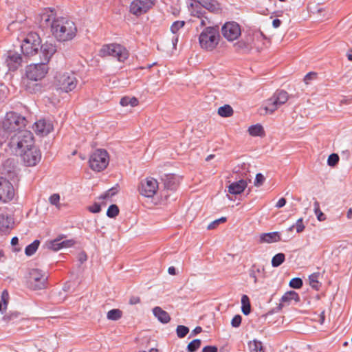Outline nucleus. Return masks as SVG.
<instances>
[{"label":"nucleus","mask_w":352,"mask_h":352,"mask_svg":"<svg viewBox=\"0 0 352 352\" xmlns=\"http://www.w3.org/2000/svg\"><path fill=\"white\" fill-rule=\"evenodd\" d=\"M339 161V156L336 153L331 154L327 160V164L330 166H334L338 164Z\"/></svg>","instance_id":"49530a36"},{"label":"nucleus","mask_w":352,"mask_h":352,"mask_svg":"<svg viewBox=\"0 0 352 352\" xmlns=\"http://www.w3.org/2000/svg\"><path fill=\"white\" fill-rule=\"evenodd\" d=\"M40 241L38 240H34L32 243L26 246L25 249V254L28 256L33 255L38 248Z\"/></svg>","instance_id":"473e14b6"},{"label":"nucleus","mask_w":352,"mask_h":352,"mask_svg":"<svg viewBox=\"0 0 352 352\" xmlns=\"http://www.w3.org/2000/svg\"><path fill=\"white\" fill-rule=\"evenodd\" d=\"M314 213L316 215L317 217V219L319 221H323L326 219V216L325 214L321 211V210H316L314 211Z\"/></svg>","instance_id":"4d7b16f0"},{"label":"nucleus","mask_w":352,"mask_h":352,"mask_svg":"<svg viewBox=\"0 0 352 352\" xmlns=\"http://www.w3.org/2000/svg\"><path fill=\"white\" fill-rule=\"evenodd\" d=\"M49 200L51 204L56 206L59 203L60 196L58 194H53L50 197Z\"/></svg>","instance_id":"5fc2aeb1"},{"label":"nucleus","mask_w":352,"mask_h":352,"mask_svg":"<svg viewBox=\"0 0 352 352\" xmlns=\"http://www.w3.org/2000/svg\"><path fill=\"white\" fill-rule=\"evenodd\" d=\"M41 38L38 34L31 32L28 34L20 45L21 52L25 56H32L38 52Z\"/></svg>","instance_id":"423d86ee"},{"label":"nucleus","mask_w":352,"mask_h":352,"mask_svg":"<svg viewBox=\"0 0 352 352\" xmlns=\"http://www.w3.org/2000/svg\"><path fill=\"white\" fill-rule=\"evenodd\" d=\"M285 260V255L283 253L275 254L272 259V265L274 267L280 266Z\"/></svg>","instance_id":"4c0bfd02"},{"label":"nucleus","mask_w":352,"mask_h":352,"mask_svg":"<svg viewBox=\"0 0 352 352\" xmlns=\"http://www.w3.org/2000/svg\"><path fill=\"white\" fill-rule=\"evenodd\" d=\"M60 244L61 246V249L68 248H71L72 246H73L75 244V241L74 239H67V240L63 241V239H62L60 241Z\"/></svg>","instance_id":"09e8293b"},{"label":"nucleus","mask_w":352,"mask_h":352,"mask_svg":"<svg viewBox=\"0 0 352 352\" xmlns=\"http://www.w3.org/2000/svg\"><path fill=\"white\" fill-rule=\"evenodd\" d=\"M156 0H133L129 6L131 14L139 16L146 13L155 5Z\"/></svg>","instance_id":"4468645a"},{"label":"nucleus","mask_w":352,"mask_h":352,"mask_svg":"<svg viewBox=\"0 0 352 352\" xmlns=\"http://www.w3.org/2000/svg\"><path fill=\"white\" fill-rule=\"evenodd\" d=\"M119 208L117 205L111 204L107 209V216L109 218H115L119 214Z\"/></svg>","instance_id":"ea45409f"},{"label":"nucleus","mask_w":352,"mask_h":352,"mask_svg":"<svg viewBox=\"0 0 352 352\" xmlns=\"http://www.w3.org/2000/svg\"><path fill=\"white\" fill-rule=\"evenodd\" d=\"M153 314L162 324H167L170 320V316L168 313L163 310L160 307H154L153 309Z\"/></svg>","instance_id":"a878e982"},{"label":"nucleus","mask_w":352,"mask_h":352,"mask_svg":"<svg viewBox=\"0 0 352 352\" xmlns=\"http://www.w3.org/2000/svg\"><path fill=\"white\" fill-rule=\"evenodd\" d=\"M242 317L240 315H236L233 317L231 321V324L233 327H239L241 323Z\"/></svg>","instance_id":"3c124183"},{"label":"nucleus","mask_w":352,"mask_h":352,"mask_svg":"<svg viewBox=\"0 0 352 352\" xmlns=\"http://www.w3.org/2000/svg\"><path fill=\"white\" fill-rule=\"evenodd\" d=\"M89 210L92 213H98L101 210V206L98 203H94L89 207Z\"/></svg>","instance_id":"6e6d98bb"},{"label":"nucleus","mask_w":352,"mask_h":352,"mask_svg":"<svg viewBox=\"0 0 352 352\" xmlns=\"http://www.w3.org/2000/svg\"><path fill=\"white\" fill-rule=\"evenodd\" d=\"M56 18L57 17H56V12H54V10L47 8L43 10L42 12L39 14L37 18V21L41 28H50L52 30V23H54V19Z\"/></svg>","instance_id":"a211bd4d"},{"label":"nucleus","mask_w":352,"mask_h":352,"mask_svg":"<svg viewBox=\"0 0 352 352\" xmlns=\"http://www.w3.org/2000/svg\"><path fill=\"white\" fill-rule=\"evenodd\" d=\"M25 166H34L41 160V153L34 145L18 153Z\"/></svg>","instance_id":"9b49d317"},{"label":"nucleus","mask_w":352,"mask_h":352,"mask_svg":"<svg viewBox=\"0 0 352 352\" xmlns=\"http://www.w3.org/2000/svg\"><path fill=\"white\" fill-rule=\"evenodd\" d=\"M109 162V156L104 149H97L89 160V167L95 171H102L107 168Z\"/></svg>","instance_id":"1a4fd4ad"},{"label":"nucleus","mask_w":352,"mask_h":352,"mask_svg":"<svg viewBox=\"0 0 352 352\" xmlns=\"http://www.w3.org/2000/svg\"><path fill=\"white\" fill-rule=\"evenodd\" d=\"M218 113L221 117H230L233 114V109L229 104H225L219 108Z\"/></svg>","instance_id":"c9c22d12"},{"label":"nucleus","mask_w":352,"mask_h":352,"mask_svg":"<svg viewBox=\"0 0 352 352\" xmlns=\"http://www.w3.org/2000/svg\"><path fill=\"white\" fill-rule=\"evenodd\" d=\"M122 312L118 309H113L107 312V318L108 320L116 321L121 318Z\"/></svg>","instance_id":"e433bc0d"},{"label":"nucleus","mask_w":352,"mask_h":352,"mask_svg":"<svg viewBox=\"0 0 352 352\" xmlns=\"http://www.w3.org/2000/svg\"><path fill=\"white\" fill-rule=\"evenodd\" d=\"M165 188L175 190L179 185L177 177L174 174H167L162 177Z\"/></svg>","instance_id":"412c9836"},{"label":"nucleus","mask_w":352,"mask_h":352,"mask_svg":"<svg viewBox=\"0 0 352 352\" xmlns=\"http://www.w3.org/2000/svg\"><path fill=\"white\" fill-rule=\"evenodd\" d=\"M286 199L283 197L280 198L277 203L276 204V207L277 208H283L286 204Z\"/></svg>","instance_id":"e2e57ef3"},{"label":"nucleus","mask_w":352,"mask_h":352,"mask_svg":"<svg viewBox=\"0 0 352 352\" xmlns=\"http://www.w3.org/2000/svg\"><path fill=\"white\" fill-rule=\"evenodd\" d=\"M296 228V232L298 233H300L302 232L304 229H305V226L303 224V219L302 218H300L298 219L296 223L294 225H292L289 228V230H292L294 228Z\"/></svg>","instance_id":"37998d69"},{"label":"nucleus","mask_w":352,"mask_h":352,"mask_svg":"<svg viewBox=\"0 0 352 352\" xmlns=\"http://www.w3.org/2000/svg\"><path fill=\"white\" fill-rule=\"evenodd\" d=\"M248 132L252 136H262L264 134V130L260 124L252 125L248 129Z\"/></svg>","instance_id":"2f4dec72"},{"label":"nucleus","mask_w":352,"mask_h":352,"mask_svg":"<svg viewBox=\"0 0 352 352\" xmlns=\"http://www.w3.org/2000/svg\"><path fill=\"white\" fill-rule=\"evenodd\" d=\"M48 276L39 269H31L28 274V285L33 290H40L47 287Z\"/></svg>","instance_id":"6e6552de"},{"label":"nucleus","mask_w":352,"mask_h":352,"mask_svg":"<svg viewBox=\"0 0 352 352\" xmlns=\"http://www.w3.org/2000/svg\"><path fill=\"white\" fill-rule=\"evenodd\" d=\"M197 3L204 8L211 12H219L221 10L219 3L216 0H197Z\"/></svg>","instance_id":"5701e85b"},{"label":"nucleus","mask_w":352,"mask_h":352,"mask_svg":"<svg viewBox=\"0 0 352 352\" xmlns=\"http://www.w3.org/2000/svg\"><path fill=\"white\" fill-rule=\"evenodd\" d=\"M223 37L228 41L236 40L241 34L239 24L235 21L226 22L221 28Z\"/></svg>","instance_id":"2eb2a0df"},{"label":"nucleus","mask_w":352,"mask_h":352,"mask_svg":"<svg viewBox=\"0 0 352 352\" xmlns=\"http://www.w3.org/2000/svg\"><path fill=\"white\" fill-rule=\"evenodd\" d=\"M280 241V234L278 232L263 233L259 236V243H272Z\"/></svg>","instance_id":"4be33fe9"},{"label":"nucleus","mask_w":352,"mask_h":352,"mask_svg":"<svg viewBox=\"0 0 352 352\" xmlns=\"http://www.w3.org/2000/svg\"><path fill=\"white\" fill-rule=\"evenodd\" d=\"M346 56L349 60L352 61V48L348 51Z\"/></svg>","instance_id":"774afa93"},{"label":"nucleus","mask_w":352,"mask_h":352,"mask_svg":"<svg viewBox=\"0 0 352 352\" xmlns=\"http://www.w3.org/2000/svg\"><path fill=\"white\" fill-rule=\"evenodd\" d=\"M48 71V67L45 63H39L36 64H31L26 67L25 76L26 79H23V83L25 88L30 93H36L41 90V85L33 82L31 85L30 82H27L26 80H31L36 82L43 78Z\"/></svg>","instance_id":"f03ea898"},{"label":"nucleus","mask_w":352,"mask_h":352,"mask_svg":"<svg viewBox=\"0 0 352 352\" xmlns=\"http://www.w3.org/2000/svg\"><path fill=\"white\" fill-rule=\"evenodd\" d=\"M78 259L80 264H82L87 259V256L85 252H81L78 254Z\"/></svg>","instance_id":"bf43d9fd"},{"label":"nucleus","mask_w":352,"mask_h":352,"mask_svg":"<svg viewBox=\"0 0 352 352\" xmlns=\"http://www.w3.org/2000/svg\"><path fill=\"white\" fill-rule=\"evenodd\" d=\"M138 103H139L138 100L135 97L130 98V97L125 96V97L122 98L120 101V104L122 107H126L129 105H130L131 107H135L138 104Z\"/></svg>","instance_id":"72a5a7b5"},{"label":"nucleus","mask_w":352,"mask_h":352,"mask_svg":"<svg viewBox=\"0 0 352 352\" xmlns=\"http://www.w3.org/2000/svg\"><path fill=\"white\" fill-rule=\"evenodd\" d=\"M189 332L188 327L184 325H178L176 329L177 336L179 338H184Z\"/></svg>","instance_id":"a19ab883"},{"label":"nucleus","mask_w":352,"mask_h":352,"mask_svg":"<svg viewBox=\"0 0 352 352\" xmlns=\"http://www.w3.org/2000/svg\"><path fill=\"white\" fill-rule=\"evenodd\" d=\"M23 57L15 50H8L5 54V63L10 71H16L23 63Z\"/></svg>","instance_id":"dca6fc26"},{"label":"nucleus","mask_w":352,"mask_h":352,"mask_svg":"<svg viewBox=\"0 0 352 352\" xmlns=\"http://www.w3.org/2000/svg\"><path fill=\"white\" fill-rule=\"evenodd\" d=\"M226 221V217H221L220 219H218L217 220H214L212 222H211L208 226H207V229L208 230H212L214 228H216V226L217 225H219L220 223H223V222H225Z\"/></svg>","instance_id":"8fccbe9b"},{"label":"nucleus","mask_w":352,"mask_h":352,"mask_svg":"<svg viewBox=\"0 0 352 352\" xmlns=\"http://www.w3.org/2000/svg\"><path fill=\"white\" fill-rule=\"evenodd\" d=\"M320 275L319 272H315L309 276L310 286L316 291H318L321 287V283L318 280Z\"/></svg>","instance_id":"c85d7f7f"},{"label":"nucleus","mask_w":352,"mask_h":352,"mask_svg":"<svg viewBox=\"0 0 352 352\" xmlns=\"http://www.w3.org/2000/svg\"><path fill=\"white\" fill-rule=\"evenodd\" d=\"M249 276L254 280V283H257L258 277H265V269L263 266L258 265L256 264H253L252 267L250 268Z\"/></svg>","instance_id":"393cba45"},{"label":"nucleus","mask_w":352,"mask_h":352,"mask_svg":"<svg viewBox=\"0 0 352 352\" xmlns=\"http://www.w3.org/2000/svg\"><path fill=\"white\" fill-rule=\"evenodd\" d=\"M10 147L19 153L34 145V139L30 131L24 129L19 130L11 136Z\"/></svg>","instance_id":"20e7f679"},{"label":"nucleus","mask_w":352,"mask_h":352,"mask_svg":"<svg viewBox=\"0 0 352 352\" xmlns=\"http://www.w3.org/2000/svg\"><path fill=\"white\" fill-rule=\"evenodd\" d=\"M265 180V177L262 173H257L256 175L254 185L257 187L262 186Z\"/></svg>","instance_id":"de8ad7c7"},{"label":"nucleus","mask_w":352,"mask_h":352,"mask_svg":"<svg viewBox=\"0 0 352 352\" xmlns=\"http://www.w3.org/2000/svg\"><path fill=\"white\" fill-rule=\"evenodd\" d=\"M39 50L41 62L45 63L46 65L50 61L52 56L56 52V46L54 44L48 42H46L42 45L40 44Z\"/></svg>","instance_id":"aec40b11"},{"label":"nucleus","mask_w":352,"mask_h":352,"mask_svg":"<svg viewBox=\"0 0 352 352\" xmlns=\"http://www.w3.org/2000/svg\"><path fill=\"white\" fill-rule=\"evenodd\" d=\"M64 238H65V236L62 234V235H60L56 239L49 241L47 244V248L54 251H58V250H61V246H60V241Z\"/></svg>","instance_id":"c756f323"},{"label":"nucleus","mask_w":352,"mask_h":352,"mask_svg":"<svg viewBox=\"0 0 352 352\" xmlns=\"http://www.w3.org/2000/svg\"><path fill=\"white\" fill-rule=\"evenodd\" d=\"M193 15L197 16L198 18H203L204 17V11L202 10V8L196 6L195 8L192 11Z\"/></svg>","instance_id":"603ef678"},{"label":"nucleus","mask_w":352,"mask_h":352,"mask_svg":"<svg viewBox=\"0 0 352 352\" xmlns=\"http://www.w3.org/2000/svg\"><path fill=\"white\" fill-rule=\"evenodd\" d=\"M140 302V298L139 296H131L129 299L130 305H136Z\"/></svg>","instance_id":"680f3d73"},{"label":"nucleus","mask_w":352,"mask_h":352,"mask_svg":"<svg viewBox=\"0 0 352 352\" xmlns=\"http://www.w3.org/2000/svg\"><path fill=\"white\" fill-rule=\"evenodd\" d=\"M168 272L170 275H175L176 274V270L174 267L171 266L169 267L168 269Z\"/></svg>","instance_id":"69168bd1"},{"label":"nucleus","mask_w":352,"mask_h":352,"mask_svg":"<svg viewBox=\"0 0 352 352\" xmlns=\"http://www.w3.org/2000/svg\"><path fill=\"white\" fill-rule=\"evenodd\" d=\"M56 79L58 88L66 93L73 91L78 82L74 74H59L56 76Z\"/></svg>","instance_id":"9d476101"},{"label":"nucleus","mask_w":352,"mask_h":352,"mask_svg":"<svg viewBox=\"0 0 352 352\" xmlns=\"http://www.w3.org/2000/svg\"><path fill=\"white\" fill-rule=\"evenodd\" d=\"M303 285L302 280L300 278H293L290 282L289 285L294 289H300L302 287Z\"/></svg>","instance_id":"c03bdc74"},{"label":"nucleus","mask_w":352,"mask_h":352,"mask_svg":"<svg viewBox=\"0 0 352 352\" xmlns=\"http://www.w3.org/2000/svg\"><path fill=\"white\" fill-rule=\"evenodd\" d=\"M185 25L184 21H176L170 26V31L173 34H176L178 31L182 28Z\"/></svg>","instance_id":"79ce46f5"},{"label":"nucleus","mask_w":352,"mask_h":352,"mask_svg":"<svg viewBox=\"0 0 352 352\" xmlns=\"http://www.w3.org/2000/svg\"><path fill=\"white\" fill-rule=\"evenodd\" d=\"M9 300V294L6 290H4L1 294V300L3 301V304L4 305L5 309H6Z\"/></svg>","instance_id":"864d4df0"},{"label":"nucleus","mask_w":352,"mask_h":352,"mask_svg":"<svg viewBox=\"0 0 352 352\" xmlns=\"http://www.w3.org/2000/svg\"><path fill=\"white\" fill-rule=\"evenodd\" d=\"M316 74L314 72H309L305 75L304 78V81L306 84L309 83V81L313 78V77L316 76Z\"/></svg>","instance_id":"052dcab7"},{"label":"nucleus","mask_w":352,"mask_h":352,"mask_svg":"<svg viewBox=\"0 0 352 352\" xmlns=\"http://www.w3.org/2000/svg\"><path fill=\"white\" fill-rule=\"evenodd\" d=\"M201 344V340L195 339L188 344L187 351L188 352H195L200 347Z\"/></svg>","instance_id":"58836bf2"},{"label":"nucleus","mask_w":352,"mask_h":352,"mask_svg":"<svg viewBox=\"0 0 352 352\" xmlns=\"http://www.w3.org/2000/svg\"><path fill=\"white\" fill-rule=\"evenodd\" d=\"M247 182L243 179L231 183L228 186V192L232 195L241 194L247 187Z\"/></svg>","instance_id":"b1692460"},{"label":"nucleus","mask_w":352,"mask_h":352,"mask_svg":"<svg viewBox=\"0 0 352 352\" xmlns=\"http://www.w3.org/2000/svg\"><path fill=\"white\" fill-rule=\"evenodd\" d=\"M201 331H202V328H201V327H195V328L193 329V331H192V334H194V335H195V334H197V333H201Z\"/></svg>","instance_id":"338daca9"},{"label":"nucleus","mask_w":352,"mask_h":352,"mask_svg":"<svg viewBox=\"0 0 352 352\" xmlns=\"http://www.w3.org/2000/svg\"><path fill=\"white\" fill-rule=\"evenodd\" d=\"M54 129L52 122L49 120L41 119L34 124L33 129L36 135L45 136Z\"/></svg>","instance_id":"6ab92c4d"},{"label":"nucleus","mask_w":352,"mask_h":352,"mask_svg":"<svg viewBox=\"0 0 352 352\" xmlns=\"http://www.w3.org/2000/svg\"><path fill=\"white\" fill-rule=\"evenodd\" d=\"M241 311L243 314L248 316L251 311V305L248 296L243 295L241 297Z\"/></svg>","instance_id":"7c9ffc66"},{"label":"nucleus","mask_w":352,"mask_h":352,"mask_svg":"<svg viewBox=\"0 0 352 352\" xmlns=\"http://www.w3.org/2000/svg\"><path fill=\"white\" fill-rule=\"evenodd\" d=\"M249 347L250 352H265L262 342L257 340L250 342Z\"/></svg>","instance_id":"f704fd0d"},{"label":"nucleus","mask_w":352,"mask_h":352,"mask_svg":"<svg viewBox=\"0 0 352 352\" xmlns=\"http://www.w3.org/2000/svg\"><path fill=\"white\" fill-rule=\"evenodd\" d=\"M280 24H281V21L278 19H275L272 21V25L274 28H277L280 27Z\"/></svg>","instance_id":"0e129e2a"},{"label":"nucleus","mask_w":352,"mask_h":352,"mask_svg":"<svg viewBox=\"0 0 352 352\" xmlns=\"http://www.w3.org/2000/svg\"><path fill=\"white\" fill-rule=\"evenodd\" d=\"M14 223L13 219L8 215L0 214V231L6 232L12 228Z\"/></svg>","instance_id":"bb28decb"},{"label":"nucleus","mask_w":352,"mask_h":352,"mask_svg":"<svg viewBox=\"0 0 352 352\" xmlns=\"http://www.w3.org/2000/svg\"><path fill=\"white\" fill-rule=\"evenodd\" d=\"M218 349L215 346H206L203 348L202 352H217Z\"/></svg>","instance_id":"13d9d810"},{"label":"nucleus","mask_w":352,"mask_h":352,"mask_svg":"<svg viewBox=\"0 0 352 352\" xmlns=\"http://www.w3.org/2000/svg\"><path fill=\"white\" fill-rule=\"evenodd\" d=\"M51 32L57 41L65 42L72 40L76 36L77 28L72 20L60 16L54 19Z\"/></svg>","instance_id":"f257e3e1"},{"label":"nucleus","mask_w":352,"mask_h":352,"mask_svg":"<svg viewBox=\"0 0 352 352\" xmlns=\"http://www.w3.org/2000/svg\"><path fill=\"white\" fill-rule=\"evenodd\" d=\"M118 192L116 188H111L99 197L100 199H107L112 197Z\"/></svg>","instance_id":"a18cd8bd"},{"label":"nucleus","mask_w":352,"mask_h":352,"mask_svg":"<svg viewBox=\"0 0 352 352\" xmlns=\"http://www.w3.org/2000/svg\"><path fill=\"white\" fill-rule=\"evenodd\" d=\"M289 98L287 91L277 90L266 102L265 107L267 112L273 113L280 106L285 104Z\"/></svg>","instance_id":"f8f14e48"},{"label":"nucleus","mask_w":352,"mask_h":352,"mask_svg":"<svg viewBox=\"0 0 352 352\" xmlns=\"http://www.w3.org/2000/svg\"><path fill=\"white\" fill-rule=\"evenodd\" d=\"M157 190L158 182L151 177L142 179L138 186L140 194L148 198L153 197L157 193Z\"/></svg>","instance_id":"ddd939ff"},{"label":"nucleus","mask_w":352,"mask_h":352,"mask_svg":"<svg viewBox=\"0 0 352 352\" xmlns=\"http://www.w3.org/2000/svg\"><path fill=\"white\" fill-rule=\"evenodd\" d=\"M220 39L219 28L206 27L199 36V43L201 47L207 51H212L217 47Z\"/></svg>","instance_id":"39448f33"},{"label":"nucleus","mask_w":352,"mask_h":352,"mask_svg":"<svg viewBox=\"0 0 352 352\" xmlns=\"http://www.w3.org/2000/svg\"><path fill=\"white\" fill-rule=\"evenodd\" d=\"M14 196L12 184L6 179L0 177V201L6 203L11 201Z\"/></svg>","instance_id":"f3484780"},{"label":"nucleus","mask_w":352,"mask_h":352,"mask_svg":"<svg viewBox=\"0 0 352 352\" xmlns=\"http://www.w3.org/2000/svg\"><path fill=\"white\" fill-rule=\"evenodd\" d=\"M99 55L102 57L111 56L116 58L120 62H124L128 58L129 52L122 45L116 43H111L103 45L99 51Z\"/></svg>","instance_id":"0eeeda50"},{"label":"nucleus","mask_w":352,"mask_h":352,"mask_svg":"<svg viewBox=\"0 0 352 352\" xmlns=\"http://www.w3.org/2000/svg\"><path fill=\"white\" fill-rule=\"evenodd\" d=\"M26 123L24 116L14 111L8 112L0 122V135L8 138L12 133H15L25 128Z\"/></svg>","instance_id":"7ed1b4c3"},{"label":"nucleus","mask_w":352,"mask_h":352,"mask_svg":"<svg viewBox=\"0 0 352 352\" xmlns=\"http://www.w3.org/2000/svg\"><path fill=\"white\" fill-rule=\"evenodd\" d=\"M298 302L300 301V296L295 291H289L284 294L281 298V302L287 303L288 305L292 301Z\"/></svg>","instance_id":"cd10ccee"}]
</instances>
